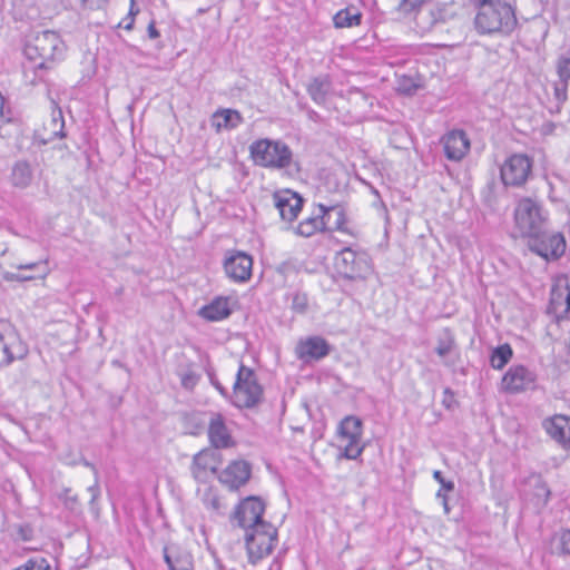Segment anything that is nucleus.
Returning <instances> with one entry per match:
<instances>
[{
  "instance_id": "nucleus-1",
  "label": "nucleus",
  "mask_w": 570,
  "mask_h": 570,
  "mask_svg": "<svg viewBox=\"0 0 570 570\" xmlns=\"http://www.w3.org/2000/svg\"><path fill=\"white\" fill-rule=\"evenodd\" d=\"M66 46L59 33L52 30L36 32L24 47L28 62L23 67V76L28 83L36 86L46 81L55 62L62 58Z\"/></svg>"
},
{
  "instance_id": "nucleus-2",
  "label": "nucleus",
  "mask_w": 570,
  "mask_h": 570,
  "mask_svg": "<svg viewBox=\"0 0 570 570\" xmlns=\"http://www.w3.org/2000/svg\"><path fill=\"white\" fill-rule=\"evenodd\" d=\"M473 24L481 36L508 37L518 27L515 9L508 2L489 0L479 6Z\"/></svg>"
},
{
  "instance_id": "nucleus-3",
  "label": "nucleus",
  "mask_w": 570,
  "mask_h": 570,
  "mask_svg": "<svg viewBox=\"0 0 570 570\" xmlns=\"http://www.w3.org/2000/svg\"><path fill=\"white\" fill-rule=\"evenodd\" d=\"M249 154L255 165L271 169H288L292 166L299 169L293 160L292 149L282 140L262 138L249 146Z\"/></svg>"
},
{
  "instance_id": "nucleus-4",
  "label": "nucleus",
  "mask_w": 570,
  "mask_h": 570,
  "mask_svg": "<svg viewBox=\"0 0 570 570\" xmlns=\"http://www.w3.org/2000/svg\"><path fill=\"white\" fill-rule=\"evenodd\" d=\"M513 217L515 228L522 237L535 235L548 226V213L539 200L530 197L518 200Z\"/></svg>"
},
{
  "instance_id": "nucleus-5",
  "label": "nucleus",
  "mask_w": 570,
  "mask_h": 570,
  "mask_svg": "<svg viewBox=\"0 0 570 570\" xmlns=\"http://www.w3.org/2000/svg\"><path fill=\"white\" fill-rule=\"evenodd\" d=\"M263 395L264 390L255 372L240 364L233 386L232 403L239 409H253L263 401Z\"/></svg>"
},
{
  "instance_id": "nucleus-6",
  "label": "nucleus",
  "mask_w": 570,
  "mask_h": 570,
  "mask_svg": "<svg viewBox=\"0 0 570 570\" xmlns=\"http://www.w3.org/2000/svg\"><path fill=\"white\" fill-rule=\"evenodd\" d=\"M245 541L248 561L256 564L272 553L277 541V529L269 522L257 524L245 530Z\"/></svg>"
},
{
  "instance_id": "nucleus-7",
  "label": "nucleus",
  "mask_w": 570,
  "mask_h": 570,
  "mask_svg": "<svg viewBox=\"0 0 570 570\" xmlns=\"http://www.w3.org/2000/svg\"><path fill=\"white\" fill-rule=\"evenodd\" d=\"M334 265L337 273L350 281L363 279L371 272L368 255L351 247H345L336 254Z\"/></svg>"
},
{
  "instance_id": "nucleus-8",
  "label": "nucleus",
  "mask_w": 570,
  "mask_h": 570,
  "mask_svg": "<svg viewBox=\"0 0 570 570\" xmlns=\"http://www.w3.org/2000/svg\"><path fill=\"white\" fill-rule=\"evenodd\" d=\"M527 238L530 250L546 259H557L566 250V240L562 234L548 230V226Z\"/></svg>"
},
{
  "instance_id": "nucleus-9",
  "label": "nucleus",
  "mask_w": 570,
  "mask_h": 570,
  "mask_svg": "<svg viewBox=\"0 0 570 570\" xmlns=\"http://www.w3.org/2000/svg\"><path fill=\"white\" fill-rule=\"evenodd\" d=\"M0 350L4 355L0 362L1 367L23 358L28 353L27 345L22 342L16 327L3 318H0Z\"/></svg>"
},
{
  "instance_id": "nucleus-10",
  "label": "nucleus",
  "mask_w": 570,
  "mask_h": 570,
  "mask_svg": "<svg viewBox=\"0 0 570 570\" xmlns=\"http://www.w3.org/2000/svg\"><path fill=\"white\" fill-rule=\"evenodd\" d=\"M532 170V160L523 154L510 156L500 168L501 180L504 186H523Z\"/></svg>"
},
{
  "instance_id": "nucleus-11",
  "label": "nucleus",
  "mask_w": 570,
  "mask_h": 570,
  "mask_svg": "<svg viewBox=\"0 0 570 570\" xmlns=\"http://www.w3.org/2000/svg\"><path fill=\"white\" fill-rule=\"evenodd\" d=\"M547 313L557 324L570 318V285L567 277L558 278L552 285Z\"/></svg>"
},
{
  "instance_id": "nucleus-12",
  "label": "nucleus",
  "mask_w": 570,
  "mask_h": 570,
  "mask_svg": "<svg viewBox=\"0 0 570 570\" xmlns=\"http://www.w3.org/2000/svg\"><path fill=\"white\" fill-rule=\"evenodd\" d=\"M223 266L229 279L235 283H245L252 276L253 257L242 250H227Z\"/></svg>"
},
{
  "instance_id": "nucleus-13",
  "label": "nucleus",
  "mask_w": 570,
  "mask_h": 570,
  "mask_svg": "<svg viewBox=\"0 0 570 570\" xmlns=\"http://www.w3.org/2000/svg\"><path fill=\"white\" fill-rule=\"evenodd\" d=\"M264 511L265 503L261 498L248 497L238 504L235 519L240 528L248 530L257 524L267 523L263 520Z\"/></svg>"
},
{
  "instance_id": "nucleus-14",
  "label": "nucleus",
  "mask_w": 570,
  "mask_h": 570,
  "mask_svg": "<svg viewBox=\"0 0 570 570\" xmlns=\"http://www.w3.org/2000/svg\"><path fill=\"white\" fill-rule=\"evenodd\" d=\"M220 453L214 449H204L193 458L191 474L197 482L205 483L212 474L218 472Z\"/></svg>"
},
{
  "instance_id": "nucleus-15",
  "label": "nucleus",
  "mask_w": 570,
  "mask_h": 570,
  "mask_svg": "<svg viewBox=\"0 0 570 570\" xmlns=\"http://www.w3.org/2000/svg\"><path fill=\"white\" fill-rule=\"evenodd\" d=\"M273 202L279 212L281 218L289 223L297 218L304 205V198L291 189L275 191L273 194Z\"/></svg>"
},
{
  "instance_id": "nucleus-16",
  "label": "nucleus",
  "mask_w": 570,
  "mask_h": 570,
  "mask_svg": "<svg viewBox=\"0 0 570 570\" xmlns=\"http://www.w3.org/2000/svg\"><path fill=\"white\" fill-rule=\"evenodd\" d=\"M331 350V345L322 336H309L297 343L295 353L298 360L308 363L326 357Z\"/></svg>"
},
{
  "instance_id": "nucleus-17",
  "label": "nucleus",
  "mask_w": 570,
  "mask_h": 570,
  "mask_svg": "<svg viewBox=\"0 0 570 570\" xmlns=\"http://www.w3.org/2000/svg\"><path fill=\"white\" fill-rule=\"evenodd\" d=\"M535 379L534 372L524 365H513L503 375L502 386L505 392L519 393L530 389Z\"/></svg>"
},
{
  "instance_id": "nucleus-18",
  "label": "nucleus",
  "mask_w": 570,
  "mask_h": 570,
  "mask_svg": "<svg viewBox=\"0 0 570 570\" xmlns=\"http://www.w3.org/2000/svg\"><path fill=\"white\" fill-rule=\"evenodd\" d=\"M250 473L252 468L248 462L233 461L219 473L218 480L229 490H238L248 482Z\"/></svg>"
},
{
  "instance_id": "nucleus-19",
  "label": "nucleus",
  "mask_w": 570,
  "mask_h": 570,
  "mask_svg": "<svg viewBox=\"0 0 570 570\" xmlns=\"http://www.w3.org/2000/svg\"><path fill=\"white\" fill-rule=\"evenodd\" d=\"M441 142L445 157L452 161H460L470 150V139L461 129L449 131L442 137Z\"/></svg>"
},
{
  "instance_id": "nucleus-20",
  "label": "nucleus",
  "mask_w": 570,
  "mask_h": 570,
  "mask_svg": "<svg viewBox=\"0 0 570 570\" xmlns=\"http://www.w3.org/2000/svg\"><path fill=\"white\" fill-rule=\"evenodd\" d=\"M208 439L214 450L227 449L234 445L222 414L212 415L208 424Z\"/></svg>"
},
{
  "instance_id": "nucleus-21",
  "label": "nucleus",
  "mask_w": 570,
  "mask_h": 570,
  "mask_svg": "<svg viewBox=\"0 0 570 570\" xmlns=\"http://www.w3.org/2000/svg\"><path fill=\"white\" fill-rule=\"evenodd\" d=\"M547 433L563 449L570 450V417L554 415L543 422Z\"/></svg>"
},
{
  "instance_id": "nucleus-22",
  "label": "nucleus",
  "mask_w": 570,
  "mask_h": 570,
  "mask_svg": "<svg viewBox=\"0 0 570 570\" xmlns=\"http://www.w3.org/2000/svg\"><path fill=\"white\" fill-rule=\"evenodd\" d=\"M163 556L169 570H193V557L177 544H167Z\"/></svg>"
},
{
  "instance_id": "nucleus-23",
  "label": "nucleus",
  "mask_w": 570,
  "mask_h": 570,
  "mask_svg": "<svg viewBox=\"0 0 570 570\" xmlns=\"http://www.w3.org/2000/svg\"><path fill=\"white\" fill-rule=\"evenodd\" d=\"M317 213H314L311 217H307L299 222L295 228V233L302 237H311L318 232H325L327 229L326 209L325 205L318 204Z\"/></svg>"
},
{
  "instance_id": "nucleus-24",
  "label": "nucleus",
  "mask_w": 570,
  "mask_h": 570,
  "mask_svg": "<svg viewBox=\"0 0 570 570\" xmlns=\"http://www.w3.org/2000/svg\"><path fill=\"white\" fill-rule=\"evenodd\" d=\"M232 313L228 299L217 297L199 309V315L210 322H218L228 317Z\"/></svg>"
},
{
  "instance_id": "nucleus-25",
  "label": "nucleus",
  "mask_w": 570,
  "mask_h": 570,
  "mask_svg": "<svg viewBox=\"0 0 570 570\" xmlns=\"http://www.w3.org/2000/svg\"><path fill=\"white\" fill-rule=\"evenodd\" d=\"M243 122L239 111L234 109L217 110L210 119L212 127L219 132L222 129H234Z\"/></svg>"
},
{
  "instance_id": "nucleus-26",
  "label": "nucleus",
  "mask_w": 570,
  "mask_h": 570,
  "mask_svg": "<svg viewBox=\"0 0 570 570\" xmlns=\"http://www.w3.org/2000/svg\"><path fill=\"white\" fill-rule=\"evenodd\" d=\"M45 137L42 139L43 144H48L56 138L66 137L65 132V119L60 108L56 107L52 110L51 119L49 122L43 126Z\"/></svg>"
},
{
  "instance_id": "nucleus-27",
  "label": "nucleus",
  "mask_w": 570,
  "mask_h": 570,
  "mask_svg": "<svg viewBox=\"0 0 570 570\" xmlns=\"http://www.w3.org/2000/svg\"><path fill=\"white\" fill-rule=\"evenodd\" d=\"M326 209V222L331 224L332 217L334 216L333 226L327 227L326 230H337L347 235L354 236L355 233L347 226V218L345 208L342 205L325 206Z\"/></svg>"
},
{
  "instance_id": "nucleus-28",
  "label": "nucleus",
  "mask_w": 570,
  "mask_h": 570,
  "mask_svg": "<svg viewBox=\"0 0 570 570\" xmlns=\"http://www.w3.org/2000/svg\"><path fill=\"white\" fill-rule=\"evenodd\" d=\"M446 21V9L443 6L435 7L426 12L416 17V26L422 31H430L439 23Z\"/></svg>"
},
{
  "instance_id": "nucleus-29",
  "label": "nucleus",
  "mask_w": 570,
  "mask_h": 570,
  "mask_svg": "<svg viewBox=\"0 0 570 570\" xmlns=\"http://www.w3.org/2000/svg\"><path fill=\"white\" fill-rule=\"evenodd\" d=\"M32 169L27 160H18L11 169L10 180L11 184L17 187L24 189L32 181Z\"/></svg>"
},
{
  "instance_id": "nucleus-30",
  "label": "nucleus",
  "mask_w": 570,
  "mask_h": 570,
  "mask_svg": "<svg viewBox=\"0 0 570 570\" xmlns=\"http://www.w3.org/2000/svg\"><path fill=\"white\" fill-rule=\"evenodd\" d=\"M362 420L354 415H348L344 417L338 426L340 435L346 440H352L353 442H360L363 430Z\"/></svg>"
},
{
  "instance_id": "nucleus-31",
  "label": "nucleus",
  "mask_w": 570,
  "mask_h": 570,
  "mask_svg": "<svg viewBox=\"0 0 570 570\" xmlns=\"http://www.w3.org/2000/svg\"><path fill=\"white\" fill-rule=\"evenodd\" d=\"M330 89L331 81L327 76L315 77L307 86L309 97L317 105L325 104Z\"/></svg>"
},
{
  "instance_id": "nucleus-32",
  "label": "nucleus",
  "mask_w": 570,
  "mask_h": 570,
  "mask_svg": "<svg viewBox=\"0 0 570 570\" xmlns=\"http://www.w3.org/2000/svg\"><path fill=\"white\" fill-rule=\"evenodd\" d=\"M362 14L356 9H342L333 17L336 28H350L361 23Z\"/></svg>"
},
{
  "instance_id": "nucleus-33",
  "label": "nucleus",
  "mask_w": 570,
  "mask_h": 570,
  "mask_svg": "<svg viewBox=\"0 0 570 570\" xmlns=\"http://www.w3.org/2000/svg\"><path fill=\"white\" fill-rule=\"evenodd\" d=\"M513 356V351L509 344H502L495 347L490 356L491 366L495 370H502Z\"/></svg>"
},
{
  "instance_id": "nucleus-34",
  "label": "nucleus",
  "mask_w": 570,
  "mask_h": 570,
  "mask_svg": "<svg viewBox=\"0 0 570 570\" xmlns=\"http://www.w3.org/2000/svg\"><path fill=\"white\" fill-rule=\"evenodd\" d=\"M550 495H551V491H550L549 487L547 485V483L544 481H542L540 478L535 479L534 491H533V495L531 499L533 502V505L538 510H542L543 508L547 507V504L550 500Z\"/></svg>"
},
{
  "instance_id": "nucleus-35",
  "label": "nucleus",
  "mask_w": 570,
  "mask_h": 570,
  "mask_svg": "<svg viewBox=\"0 0 570 570\" xmlns=\"http://www.w3.org/2000/svg\"><path fill=\"white\" fill-rule=\"evenodd\" d=\"M431 0H400L396 10L404 16L415 14V18L423 13L422 7Z\"/></svg>"
},
{
  "instance_id": "nucleus-36",
  "label": "nucleus",
  "mask_w": 570,
  "mask_h": 570,
  "mask_svg": "<svg viewBox=\"0 0 570 570\" xmlns=\"http://www.w3.org/2000/svg\"><path fill=\"white\" fill-rule=\"evenodd\" d=\"M455 341L449 328L443 331L442 336L438 340V345L435 347V352L439 356L444 357L448 355L454 347Z\"/></svg>"
},
{
  "instance_id": "nucleus-37",
  "label": "nucleus",
  "mask_w": 570,
  "mask_h": 570,
  "mask_svg": "<svg viewBox=\"0 0 570 570\" xmlns=\"http://www.w3.org/2000/svg\"><path fill=\"white\" fill-rule=\"evenodd\" d=\"M291 301V308L297 314L306 313L308 308V297L306 293L296 291L288 295Z\"/></svg>"
},
{
  "instance_id": "nucleus-38",
  "label": "nucleus",
  "mask_w": 570,
  "mask_h": 570,
  "mask_svg": "<svg viewBox=\"0 0 570 570\" xmlns=\"http://www.w3.org/2000/svg\"><path fill=\"white\" fill-rule=\"evenodd\" d=\"M556 67L561 80L570 79V48L558 58Z\"/></svg>"
},
{
  "instance_id": "nucleus-39",
  "label": "nucleus",
  "mask_w": 570,
  "mask_h": 570,
  "mask_svg": "<svg viewBox=\"0 0 570 570\" xmlns=\"http://www.w3.org/2000/svg\"><path fill=\"white\" fill-rule=\"evenodd\" d=\"M419 88L413 78L402 76L397 79V91L404 95H413Z\"/></svg>"
},
{
  "instance_id": "nucleus-40",
  "label": "nucleus",
  "mask_w": 570,
  "mask_h": 570,
  "mask_svg": "<svg viewBox=\"0 0 570 570\" xmlns=\"http://www.w3.org/2000/svg\"><path fill=\"white\" fill-rule=\"evenodd\" d=\"M348 443L344 448V451L340 454V459L344 458L347 460H356L363 452L364 446H358L360 442H353L352 440H347Z\"/></svg>"
},
{
  "instance_id": "nucleus-41",
  "label": "nucleus",
  "mask_w": 570,
  "mask_h": 570,
  "mask_svg": "<svg viewBox=\"0 0 570 570\" xmlns=\"http://www.w3.org/2000/svg\"><path fill=\"white\" fill-rule=\"evenodd\" d=\"M568 81L561 80L554 83L553 94L554 99L557 101V108L559 109L560 105H562L567 100V90H568Z\"/></svg>"
},
{
  "instance_id": "nucleus-42",
  "label": "nucleus",
  "mask_w": 570,
  "mask_h": 570,
  "mask_svg": "<svg viewBox=\"0 0 570 570\" xmlns=\"http://www.w3.org/2000/svg\"><path fill=\"white\" fill-rule=\"evenodd\" d=\"M24 570H56L45 558H32L24 563Z\"/></svg>"
},
{
  "instance_id": "nucleus-43",
  "label": "nucleus",
  "mask_w": 570,
  "mask_h": 570,
  "mask_svg": "<svg viewBox=\"0 0 570 570\" xmlns=\"http://www.w3.org/2000/svg\"><path fill=\"white\" fill-rule=\"evenodd\" d=\"M199 380L194 371H187L180 375L181 385L187 390H193Z\"/></svg>"
},
{
  "instance_id": "nucleus-44",
  "label": "nucleus",
  "mask_w": 570,
  "mask_h": 570,
  "mask_svg": "<svg viewBox=\"0 0 570 570\" xmlns=\"http://www.w3.org/2000/svg\"><path fill=\"white\" fill-rule=\"evenodd\" d=\"M60 498L63 500V504L67 509L75 511L78 509V497L71 494L70 489H65Z\"/></svg>"
},
{
  "instance_id": "nucleus-45",
  "label": "nucleus",
  "mask_w": 570,
  "mask_h": 570,
  "mask_svg": "<svg viewBox=\"0 0 570 570\" xmlns=\"http://www.w3.org/2000/svg\"><path fill=\"white\" fill-rule=\"evenodd\" d=\"M559 550L562 554H570V530H563L558 537Z\"/></svg>"
},
{
  "instance_id": "nucleus-46",
  "label": "nucleus",
  "mask_w": 570,
  "mask_h": 570,
  "mask_svg": "<svg viewBox=\"0 0 570 570\" xmlns=\"http://www.w3.org/2000/svg\"><path fill=\"white\" fill-rule=\"evenodd\" d=\"M88 492L91 495L90 501H89L90 508L92 511L98 512L96 501L100 497V488H99V482H98L97 478H96L95 483L92 485L88 487Z\"/></svg>"
},
{
  "instance_id": "nucleus-47",
  "label": "nucleus",
  "mask_w": 570,
  "mask_h": 570,
  "mask_svg": "<svg viewBox=\"0 0 570 570\" xmlns=\"http://www.w3.org/2000/svg\"><path fill=\"white\" fill-rule=\"evenodd\" d=\"M433 478H434V480H436V481L440 483V485H441V488H440V489H444V490H445V491H448V492H451V491H453V490H454V482H453V481H448V480H445V479L443 478V475H442V472H441V471H438V470H436V471H434V472H433Z\"/></svg>"
},
{
  "instance_id": "nucleus-48",
  "label": "nucleus",
  "mask_w": 570,
  "mask_h": 570,
  "mask_svg": "<svg viewBox=\"0 0 570 570\" xmlns=\"http://www.w3.org/2000/svg\"><path fill=\"white\" fill-rule=\"evenodd\" d=\"M2 277L7 282H14V281L16 282H26V281H31L33 278L32 276H24V275L11 273V272H4L2 274Z\"/></svg>"
},
{
  "instance_id": "nucleus-49",
  "label": "nucleus",
  "mask_w": 570,
  "mask_h": 570,
  "mask_svg": "<svg viewBox=\"0 0 570 570\" xmlns=\"http://www.w3.org/2000/svg\"><path fill=\"white\" fill-rule=\"evenodd\" d=\"M19 534L22 540L29 541L32 538V529L29 525L20 527Z\"/></svg>"
},
{
  "instance_id": "nucleus-50",
  "label": "nucleus",
  "mask_w": 570,
  "mask_h": 570,
  "mask_svg": "<svg viewBox=\"0 0 570 570\" xmlns=\"http://www.w3.org/2000/svg\"><path fill=\"white\" fill-rule=\"evenodd\" d=\"M453 401H454L453 393L449 387H446L444 390V399H443L442 403L446 409H451Z\"/></svg>"
},
{
  "instance_id": "nucleus-51",
  "label": "nucleus",
  "mask_w": 570,
  "mask_h": 570,
  "mask_svg": "<svg viewBox=\"0 0 570 570\" xmlns=\"http://www.w3.org/2000/svg\"><path fill=\"white\" fill-rule=\"evenodd\" d=\"M147 32H148V37L150 39H156L160 36L159 31L156 28V23L154 20L150 21V23L148 24Z\"/></svg>"
},
{
  "instance_id": "nucleus-52",
  "label": "nucleus",
  "mask_w": 570,
  "mask_h": 570,
  "mask_svg": "<svg viewBox=\"0 0 570 570\" xmlns=\"http://www.w3.org/2000/svg\"><path fill=\"white\" fill-rule=\"evenodd\" d=\"M120 26H122V27H124V29H126V30H131V29H132V27H134V18H131V17H129V16H128V17H126V18L122 20V22L120 23Z\"/></svg>"
},
{
  "instance_id": "nucleus-53",
  "label": "nucleus",
  "mask_w": 570,
  "mask_h": 570,
  "mask_svg": "<svg viewBox=\"0 0 570 570\" xmlns=\"http://www.w3.org/2000/svg\"><path fill=\"white\" fill-rule=\"evenodd\" d=\"M39 266V263H29V264H21V265H18L17 268L18 269H28V271H32L35 268H37Z\"/></svg>"
},
{
  "instance_id": "nucleus-54",
  "label": "nucleus",
  "mask_w": 570,
  "mask_h": 570,
  "mask_svg": "<svg viewBox=\"0 0 570 570\" xmlns=\"http://www.w3.org/2000/svg\"><path fill=\"white\" fill-rule=\"evenodd\" d=\"M213 384L223 396L228 395L227 390L219 382H214Z\"/></svg>"
},
{
  "instance_id": "nucleus-55",
  "label": "nucleus",
  "mask_w": 570,
  "mask_h": 570,
  "mask_svg": "<svg viewBox=\"0 0 570 570\" xmlns=\"http://www.w3.org/2000/svg\"><path fill=\"white\" fill-rule=\"evenodd\" d=\"M138 9H135V0H130V9L128 16L134 18L138 13Z\"/></svg>"
},
{
  "instance_id": "nucleus-56",
  "label": "nucleus",
  "mask_w": 570,
  "mask_h": 570,
  "mask_svg": "<svg viewBox=\"0 0 570 570\" xmlns=\"http://www.w3.org/2000/svg\"><path fill=\"white\" fill-rule=\"evenodd\" d=\"M445 490L444 489H440L438 492H436V498L438 499H441L442 501H444V498H448L446 494H445Z\"/></svg>"
},
{
  "instance_id": "nucleus-57",
  "label": "nucleus",
  "mask_w": 570,
  "mask_h": 570,
  "mask_svg": "<svg viewBox=\"0 0 570 570\" xmlns=\"http://www.w3.org/2000/svg\"><path fill=\"white\" fill-rule=\"evenodd\" d=\"M442 505H443L445 514H449L450 513V507H449L448 498H444V501H442Z\"/></svg>"
},
{
  "instance_id": "nucleus-58",
  "label": "nucleus",
  "mask_w": 570,
  "mask_h": 570,
  "mask_svg": "<svg viewBox=\"0 0 570 570\" xmlns=\"http://www.w3.org/2000/svg\"><path fill=\"white\" fill-rule=\"evenodd\" d=\"M8 252V246L6 244H0V256H3Z\"/></svg>"
},
{
  "instance_id": "nucleus-59",
  "label": "nucleus",
  "mask_w": 570,
  "mask_h": 570,
  "mask_svg": "<svg viewBox=\"0 0 570 570\" xmlns=\"http://www.w3.org/2000/svg\"><path fill=\"white\" fill-rule=\"evenodd\" d=\"M210 503H212V507H213L214 509H218V508H219V501H218V499H217V498H213V499H212V501H210Z\"/></svg>"
},
{
  "instance_id": "nucleus-60",
  "label": "nucleus",
  "mask_w": 570,
  "mask_h": 570,
  "mask_svg": "<svg viewBox=\"0 0 570 570\" xmlns=\"http://www.w3.org/2000/svg\"><path fill=\"white\" fill-rule=\"evenodd\" d=\"M279 570L281 569V564L277 562V561H274L271 567L268 568V570Z\"/></svg>"
},
{
  "instance_id": "nucleus-61",
  "label": "nucleus",
  "mask_w": 570,
  "mask_h": 570,
  "mask_svg": "<svg viewBox=\"0 0 570 570\" xmlns=\"http://www.w3.org/2000/svg\"><path fill=\"white\" fill-rule=\"evenodd\" d=\"M85 465H86V466H90L91 469H94L95 474L97 475V471H96V469L94 468V465H92L91 463H89V462H87V461H86V462H85Z\"/></svg>"
},
{
  "instance_id": "nucleus-62",
  "label": "nucleus",
  "mask_w": 570,
  "mask_h": 570,
  "mask_svg": "<svg viewBox=\"0 0 570 570\" xmlns=\"http://www.w3.org/2000/svg\"><path fill=\"white\" fill-rule=\"evenodd\" d=\"M475 2L479 3V6H483V3L488 2L489 0H474Z\"/></svg>"
},
{
  "instance_id": "nucleus-63",
  "label": "nucleus",
  "mask_w": 570,
  "mask_h": 570,
  "mask_svg": "<svg viewBox=\"0 0 570 570\" xmlns=\"http://www.w3.org/2000/svg\"><path fill=\"white\" fill-rule=\"evenodd\" d=\"M13 570H24V564H22L21 567L16 568Z\"/></svg>"
}]
</instances>
